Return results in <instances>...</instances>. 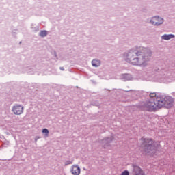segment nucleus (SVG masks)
<instances>
[{
    "instance_id": "nucleus-13",
    "label": "nucleus",
    "mask_w": 175,
    "mask_h": 175,
    "mask_svg": "<svg viewBox=\"0 0 175 175\" xmlns=\"http://www.w3.org/2000/svg\"><path fill=\"white\" fill-rule=\"evenodd\" d=\"M42 133H45V136L49 137V130L47 129H44L42 130Z\"/></svg>"
},
{
    "instance_id": "nucleus-11",
    "label": "nucleus",
    "mask_w": 175,
    "mask_h": 175,
    "mask_svg": "<svg viewBox=\"0 0 175 175\" xmlns=\"http://www.w3.org/2000/svg\"><path fill=\"white\" fill-rule=\"evenodd\" d=\"M114 139V137H111V138H107L103 139V143L107 144V143H110V142H113V139Z\"/></svg>"
},
{
    "instance_id": "nucleus-6",
    "label": "nucleus",
    "mask_w": 175,
    "mask_h": 175,
    "mask_svg": "<svg viewBox=\"0 0 175 175\" xmlns=\"http://www.w3.org/2000/svg\"><path fill=\"white\" fill-rule=\"evenodd\" d=\"M150 23L153 24V25H160V24H162L163 23V19L158 16H154L152 18V19L150 20Z\"/></svg>"
},
{
    "instance_id": "nucleus-8",
    "label": "nucleus",
    "mask_w": 175,
    "mask_h": 175,
    "mask_svg": "<svg viewBox=\"0 0 175 175\" xmlns=\"http://www.w3.org/2000/svg\"><path fill=\"white\" fill-rule=\"evenodd\" d=\"M173 38H174V35L173 34H165L162 36V39H163L164 40H169L170 39H172Z\"/></svg>"
},
{
    "instance_id": "nucleus-16",
    "label": "nucleus",
    "mask_w": 175,
    "mask_h": 175,
    "mask_svg": "<svg viewBox=\"0 0 175 175\" xmlns=\"http://www.w3.org/2000/svg\"><path fill=\"white\" fill-rule=\"evenodd\" d=\"M60 69H61V70H64V68H62V67L60 68Z\"/></svg>"
},
{
    "instance_id": "nucleus-4",
    "label": "nucleus",
    "mask_w": 175,
    "mask_h": 175,
    "mask_svg": "<svg viewBox=\"0 0 175 175\" xmlns=\"http://www.w3.org/2000/svg\"><path fill=\"white\" fill-rule=\"evenodd\" d=\"M159 102H161V109L162 107H165L166 109H171L173 107V103H174V100L173 98L170 96H165V97H159Z\"/></svg>"
},
{
    "instance_id": "nucleus-14",
    "label": "nucleus",
    "mask_w": 175,
    "mask_h": 175,
    "mask_svg": "<svg viewBox=\"0 0 175 175\" xmlns=\"http://www.w3.org/2000/svg\"><path fill=\"white\" fill-rule=\"evenodd\" d=\"M120 175H129V172H128L127 170H125L123 172H122Z\"/></svg>"
},
{
    "instance_id": "nucleus-5",
    "label": "nucleus",
    "mask_w": 175,
    "mask_h": 175,
    "mask_svg": "<svg viewBox=\"0 0 175 175\" xmlns=\"http://www.w3.org/2000/svg\"><path fill=\"white\" fill-rule=\"evenodd\" d=\"M12 111L17 115L23 114V111H24V107L21 105H15L13 107Z\"/></svg>"
},
{
    "instance_id": "nucleus-9",
    "label": "nucleus",
    "mask_w": 175,
    "mask_h": 175,
    "mask_svg": "<svg viewBox=\"0 0 175 175\" xmlns=\"http://www.w3.org/2000/svg\"><path fill=\"white\" fill-rule=\"evenodd\" d=\"M92 65L93 66H96V67L100 66V61H99L98 59H94L92 61Z\"/></svg>"
},
{
    "instance_id": "nucleus-10",
    "label": "nucleus",
    "mask_w": 175,
    "mask_h": 175,
    "mask_svg": "<svg viewBox=\"0 0 175 175\" xmlns=\"http://www.w3.org/2000/svg\"><path fill=\"white\" fill-rule=\"evenodd\" d=\"M150 98H152L150 100L154 101L157 98H159V96H157V93L152 92L150 94Z\"/></svg>"
},
{
    "instance_id": "nucleus-12",
    "label": "nucleus",
    "mask_w": 175,
    "mask_h": 175,
    "mask_svg": "<svg viewBox=\"0 0 175 175\" xmlns=\"http://www.w3.org/2000/svg\"><path fill=\"white\" fill-rule=\"evenodd\" d=\"M40 36H41L42 38H44L45 36H47V31L46 30L41 31L40 33Z\"/></svg>"
},
{
    "instance_id": "nucleus-15",
    "label": "nucleus",
    "mask_w": 175,
    "mask_h": 175,
    "mask_svg": "<svg viewBox=\"0 0 175 175\" xmlns=\"http://www.w3.org/2000/svg\"><path fill=\"white\" fill-rule=\"evenodd\" d=\"M66 165H72V161H68L66 163Z\"/></svg>"
},
{
    "instance_id": "nucleus-7",
    "label": "nucleus",
    "mask_w": 175,
    "mask_h": 175,
    "mask_svg": "<svg viewBox=\"0 0 175 175\" xmlns=\"http://www.w3.org/2000/svg\"><path fill=\"white\" fill-rule=\"evenodd\" d=\"M71 172L73 175H79L80 174V167L77 165H73L72 167Z\"/></svg>"
},
{
    "instance_id": "nucleus-3",
    "label": "nucleus",
    "mask_w": 175,
    "mask_h": 175,
    "mask_svg": "<svg viewBox=\"0 0 175 175\" xmlns=\"http://www.w3.org/2000/svg\"><path fill=\"white\" fill-rule=\"evenodd\" d=\"M162 106V102L159 101V97L152 101V100H149L145 102L140 107L142 111H149V113H155L157 110L161 109Z\"/></svg>"
},
{
    "instance_id": "nucleus-2",
    "label": "nucleus",
    "mask_w": 175,
    "mask_h": 175,
    "mask_svg": "<svg viewBox=\"0 0 175 175\" xmlns=\"http://www.w3.org/2000/svg\"><path fill=\"white\" fill-rule=\"evenodd\" d=\"M146 50L143 47H139L138 51H130L126 57V62L132 64V65H144V62L148 59L142 55H143V53L147 55V53H146Z\"/></svg>"
},
{
    "instance_id": "nucleus-1",
    "label": "nucleus",
    "mask_w": 175,
    "mask_h": 175,
    "mask_svg": "<svg viewBox=\"0 0 175 175\" xmlns=\"http://www.w3.org/2000/svg\"><path fill=\"white\" fill-rule=\"evenodd\" d=\"M140 142L144 146L141 148L142 155L145 157H157L158 155L157 148L161 146L159 142H156L151 138L144 137L141 138Z\"/></svg>"
}]
</instances>
